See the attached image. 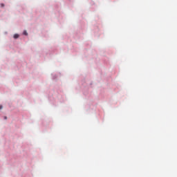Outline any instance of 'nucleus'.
Returning a JSON list of instances; mask_svg holds the SVG:
<instances>
[{
  "instance_id": "obj_1",
  "label": "nucleus",
  "mask_w": 177,
  "mask_h": 177,
  "mask_svg": "<svg viewBox=\"0 0 177 177\" xmlns=\"http://www.w3.org/2000/svg\"><path fill=\"white\" fill-rule=\"evenodd\" d=\"M19 34H15L13 37L15 38V39H17V38H19Z\"/></svg>"
},
{
  "instance_id": "obj_2",
  "label": "nucleus",
  "mask_w": 177,
  "mask_h": 177,
  "mask_svg": "<svg viewBox=\"0 0 177 177\" xmlns=\"http://www.w3.org/2000/svg\"><path fill=\"white\" fill-rule=\"evenodd\" d=\"M23 34H24V35H28V34L27 33V31H24V32H23Z\"/></svg>"
},
{
  "instance_id": "obj_3",
  "label": "nucleus",
  "mask_w": 177,
  "mask_h": 177,
  "mask_svg": "<svg viewBox=\"0 0 177 177\" xmlns=\"http://www.w3.org/2000/svg\"><path fill=\"white\" fill-rule=\"evenodd\" d=\"M3 108V106H2V105H0V110H2Z\"/></svg>"
},
{
  "instance_id": "obj_4",
  "label": "nucleus",
  "mask_w": 177,
  "mask_h": 177,
  "mask_svg": "<svg viewBox=\"0 0 177 177\" xmlns=\"http://www.w3.org/2000/svg\"><path fill=\"white\" fill-rule=\"evenodd\" d=\"M1 7L3 8V6H5V5L3 3H1Z\"/></svg>"
},
{
  "instance_id": "obj_5",
  "label": "nucleus",
  "mask_w": 177,
  "mask_h": 177,
  "mask_svg": "<svg viewBox=\"0 0 177 177\" xmlns=\"http://www.w3.org/2000/svg\"><path fill=\"white\" fill-rule=\"evenodd\" d=\"M4 118H5V120H7L8 118H7V117H5Z\"/></svg>"
}]
</instances>
